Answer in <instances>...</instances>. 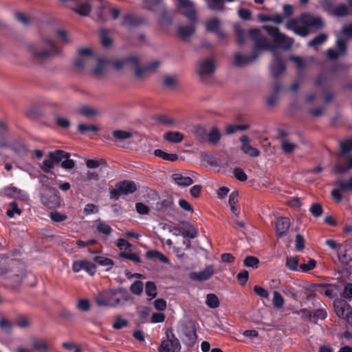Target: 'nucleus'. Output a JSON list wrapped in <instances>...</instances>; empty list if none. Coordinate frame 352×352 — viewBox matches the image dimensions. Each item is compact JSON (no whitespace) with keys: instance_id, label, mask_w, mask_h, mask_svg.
<instances>
[{"instance_id":"63","label":"nucleus","mask_w":352,"mask_h":352,"mask_svg":"<svg viewBox=\"0 0 352 352\" xmlns=\"http://www.w3.org/2000/svg\"><path fill=\"white\" fill-rule=\"evenodd\" d=\"M310 212L315 217H318L322 214V207L319 204H314L310 208Z\"/></svg>"},{"instance_id":"38","label":"nucleus","mask_w":352,"mask_h":352,"mask_svg":"<svg viewBox=\"0 0 352 352\" xmlns=\"http://www.w3.org/2000/svg\"><path fill=\"white\" fill-rule=\"evenodd\" d=\"M32 346L34 351H35L38 352H49L48 346L47 344L44 341H41L37 340L36 338L32 339Z\"/></svg>"},{"instance_id":"17","label":"nucleus","mask_w":352,"mask_h":352,"mask_svg":"<svg viewBox=\"0 0 352 352\" xmlns=\"http://www.w3.org/2000/svg\"><path fill=\"white\" fill-rule=\"evenodd\" d=\"M96 265L87 260H78L73 263L72 270L75 272H78L82 270H85L90 275H94L96 270Z\"/></svg>"},{"instance_id":"50","label":"nucleus","mask_w":352,"mask_h":352,"mask_svg":"<svg viewBox=\"0 0 352 352\" xmlns=\"http://www.w3.org/2000/svg\"><path fill=\"white\" fill-rule=\"evenodd\" d=\"M94 261L100 265L107 267V270L111 269L113 265V261L109 258L96 256Z\"/></svg>"},{"instance_id":"13","label":"nucleus","mask_w":352,"mask_h":352,"mask_svg":"<svg viewBox=\"0 0 352 352\" xmlns=\"http://www.w3.org/2000/svg\"><path fill=\"white\" fill-rule=\"evenodd\" d=\"M336 45L338 48L337 50L330 48L327 50V56L328 58L334 60L341 56H344L346 53V41L343 38H338L336 42Z\"/></svg>"},{"instance_id":"9","label":"nucleus","mask_w":352,"mask_h":352,"mask_svg":"<svg viewBox=\"0 0 352 352\" xmlns=\"http://www.w3.org/2000/svg\"><path fill=\"white\" fill-rule=\"evenodd\" d=\"M96 60V56L91 50L88 48H83L78 50V57L74 61L75 66L83 69L87 66L91 65Z\"/></svg>"},{"instance_id":"53","label":"nucleus","mask_w":352,"mask_h":352,"mask_svg":"<svg viewBox=\"0 0 352 352\" xmlns=\"http://www.w3.org/2000/svg\"><path fill=\"white\" fill-rule=\"evenodd\" d=\"M144 285L140 280H135L130 287V291L138 296L142 294Z\"/></svg>"},{"instance_id":"64","label":"nucleus","mask_w":352,"mask_h":352,"mask_svg":"<svg viewBox=\"0 0 352 352\" xmlns=\"http://www.w3.org/2000/svg\"><path fill=\"white\" fill-rule=\"evenodd\" d=\"M342 296L346 299H352V283H347L344 285Z\"/></svg>"},{"instance_id":"26","label":"nucleus","mask_w":352,"mask_h":352,"mask_svg":"<svg viewBox=\"0 0 352 352\" xmlns=\"http://www.w3.org/2000/svg\"><path fill=\"white\" fill-rule=\"evenodd\" d=\"M221 138V133L217 127H212L208 131L206 142L211 144H217Z\"/></svg>"},{"instance_id":"14","label":"nucleus","mask_w":352,"mask_h":352,"mask_svg":"<svg viewBox=\"0 0 352 352\" xmlns=\"http://www.w3.org/2000/svg\"><path fill=\"white\" fill-rule=\"evenodd\" d=\"M179 8L183 9V13L190 21H195L197 16L194 3L190 0H177Z\"/></svg>"},{"instance_id":"44","label":"nucleus","mask_w":352,"mask_h":352,"mask_svg":"<svg viewBox=\"0 0 352 352\" xmlns=\"http://www.w3.org/2000/svg\"><path fill=\"white\" fill-rule=\"evenodd\" d=\"M206 304L210 308L214 309L219 306V300L215 294H209L206 296Z\"/></svg>"},{"instance_id":"10","label":"nucleus","mask_w":352,"mask_h":352,"mask_svg":"<svg viewBox=\"0 0 352 352\" xmlns=\"http://www.w3.org/2000/svg\"><path fill=\"white\" fill-rule=\"evenodd\" d=\"M250 38L255 41L254 48L256 50H272L268 39L264 36L258 29H252L249 31Z\"/></svg>"},{"instance_id":"20","label":"nucleus","mask_w":352,"mask_h":352,"mask_svg":"<svg viewBox=\"0 0 352 352\" xmlns=\"http://www.w3.org/2000/svg\"><path fill=\"white\" fill-rule=\"evenodd\" d=\"M338 256L340 262L344 264H347L352 261L351 247L348 243L344 242L340 244V247H339L338 251Z\"/></svg>"},{"instance_id":"54","label":"nucleus","mask_w":352,"mask_h":352,"mask_svg":"<svg viewBox=\"0 0 352 352\" xmlns=\"http://www.w3.org/2000/svg\"><path fill=\"white\" fill-rule=\"evenodd\" d=\"M341 155H344L352 151V138L346 141L341 142L340 144Z\"/></svg>"},{"instance_id":"51","label":"nucleus","mask_w":352,"mask_h":352,"mask_svg":"<svg viewBox=\"0 0 352 352\" xmlns=\"http://www.w3.org/2000/svg\"><path fill=\"white\" fill-rule=\"evenodd\" d=\"M285 300L283 297L277 291L273 292V305L276 308H281L284 305Z\"/></svg>"},{"instance_id":"16","label":"nucleus","mask_w":352,"mask_h":352,"mask_svg":"<svg viewBox=\"0 0 352 352\" xmlns=\"http://www.w3.org/2000/svg\"><path fill=\"white\" fill-rule=\"evenodd\" d=\"M139 61V56L136 55H131L126 58L116 59L114 60H110V65L116 69H120L125 67H130L131 65H137Z\"/></svg>"},{"instance_id":"57","label":"nucleus","mask_w":352,"mask_h":352,"mask_svg":"<svg viewBox=\"0 0 352 352\" xmlns=\"http://www.w3.org/2000/svg\"><path fill=\"white\" fill-rule=\"evenodd\" d=\"M120 257L131 260L136 263H140L141 262V259L140 256L135 253H129V252H122L119 254Z\"/></svg>"},{"instance_id":"7","label":"nucleus","mask_w":352,"mask_h":352,"mask_svg":"<svg viewBox=\"0 0 352 352\" xmlns=\"http://www.w3.org/2000/svg\"><path fill=\"white\" fill-rule=\"evenodd\" d=\"M64 157H68V154L67 152L62 150L49 152L47 154L48 159L43 162L41 168L45 173H50L54 165L60 163L63 160Z\"/></svg>"},{"instance_id":"39","label":"nucleus","mask_w":352,"mask_h":352,"mask_svg":"<svg viewBox=\"0 0 352 352\" xmlns=\"http://www.w3.org/2000/svg\"><path fill=\"white\" fill-rule=\"evenodd\" d=\"M208 8L214 11H221L224 10L223 0H208Z\"/></svg>"},{"instance_id":"15","label":"nucleus","mask_w":352,"mask_h":352,"mask_svg":"<svg viewBox=\"0 0 352 352\" xmlns=\"http://www.w3.org/2000/svg\"><path fill=\"white\" fill-rule=\"evenodd\" d=\"M285 70L284 61L281 56L276 52L273 53V63L271 66V72L273 76L278 79L280 75Z\"/></svg>"},{"instance_id":"6","label":"nucleus","mask_w":352,"mask_h":352,"mask_svg":"<svg viewBox=\"0 0 352 352\" xmlns=\"http://www.w3.org/2000/svg\"><path fill=\"white\" fill-rule=\"evenodd\" d=\"M263 29L270 35L274 41L279 45L281 47L285 50H287L292 47L294 43V40L285 34L280 33L276 27H272L270 25H263Z\"/></svg>"},{"instance_id":"34","label":"nucleus","mask_w":352,"mask_h":352,"mask_svg":"<svg viewBox=\"0 0 352 352\" xmlns=\"http://www.w3.org/2000/svg\"><path fill=\"white\" fill-rule=\"evenodd\" d=\"M75 12L82 15L87 16L91 12V5L89 2L86 1L78 4L76 7L72 8Z\"/></svg>"},{"instance_id":"36","label":"nucleus","mask_w":352,"mask_h":352,"mask_svg":"<svg viewBox=\"0 0 352 352\" xmlns=\"http://www.w3.org/2000/svg\"><path fill=\"white\" fill-rule=\"evenodd\" d=\"M281 148L285 153H292L296 148L297 145L289 142L287 138L280 140Z\"/></svg>"},{"instance_id":"42","label":"nucleus","mask_w":352,"mask_h":352,"mask_svg":"<svg viewBox=\"0 0 352 352\" xmlns=\"http://www.w3.org/2000/svg\"><path fill=\"white\" fill-rule=\"evenodd\" d=\"M78 130L80 133L85 135L88 132L97 133L98 128L94 124H79L78 125Z\"/></svg>"},{"instance_id":"23","label":"nucleus","mask_w":352,"mask_h":352,"mask_svg":"<svg viewBox=\"0 0 352 352\" xmlns=\"http://www.w3.org/2000/svg\"><path fill=\"white\" fill-rule=\"evenodd\" d=\"M290 226L289 219L287 217H280L277 219L276 223V234L279 237L285 236Z\"/></svg>"},{"instance_id":"3","label":"nucleus","mask_w":352,"mask_h":352,"mask_svg":"<svg viewBox=\"0 0 352 352\" xmlns=\"http://www.w3.org/2000/svg\"><path fill=\"white\" fill-rule=\"evenodd\" d=\"M130 299L124 289L104 290L98 294L96 300L99 306L115 307L120 305L122 300L128 301Z\"/></svg>"},{"instance_id":"11","label":"nucleus","mask_w":352,"mask_h":352,"mask_svg":"<svg viewBox=\"0 0 352 352\" xmlns=\"http://www.w3.org/2000/svg\"><path fill=\"white\" fill-rule=\"evenodd\" d=\"M304 285L300 281H296L293 285H285L282 287L281 291L287 296H291L297 300L302 296Z\"/></svg>"},{"instance_id":"22","label":"nucleus","mask_w":352,"mask_h":352,"mask_svg":"<svg viewBox=\"0 0 352 352\" xmlns=\"http://www.w3.org/2000/svg\"><path fill=\"white\" fill-rule=\"evenodd\" d=\"M116 187L119 189L122 195H124L133 193L137 190V186L135 182L128 180L118 182Z\"/></svg>"},{"instance_id":"19","label":"nucleus","mask_w":352,"mask_h":352,"mask_svg":"<svg viewBox=\"0 0 352 352\" xmlns=\"http://www.w3.org/2000/svg\"><path fill=\"white\" fill-rule=\"evenodd\" d=\"M258 56L259 55L256 52H253L250 56L241 55L239 53H236L234 54V65L239 67H244L254 61Z\"/></svg>"},{"instance_id":"5","label":"nucleus","mask_w":352,"mask_h":352,"mask_svg":"<svg viewBox=\"0 0 352 352\" xmlns=\"http://www.w3.org/2000/svg\"><path fill=\"white\" fill-rule=\"evenodd\" d=\"M41 203L49 208H56L60 205V198L55 188L46 186L41 192Z\"/></svg>"},{"instance_id":"8","label":"nucleus","mask_w":352,"mask_h":352,"mask_svg":"<svg viewBox=\"0 0 352 352\" xmlns=\"http://www.w3.org/2000/svg\"><path fill=\"white\" fill-rule=\"evenodd\" d=\"M333 307L339 318L352 324V307L344 300L336 299L333 302Z\"/></svg>"},{"instance_id":"47","label":"nucleus","mask_w":352,"mask_h":352,"mask_svg":"<svg viewBox=\"0 0 352 352\" xmlns=\"http://www.w3.org/2000/svg\"><path fill=\"white\" fill-rule=\"evenodd\" d=\"M113 136L119 140H124L129 139L132 137V133L122 130H116L112 133Z\"/></svg>"},{"instance_id":"12","label":"nucleus","mask_w":352,"mask_h":352,"mask_svg":"<svg viewBox=\"0 0 352 352\" xmlns=\"http://www.w3.org/2000/svg\"><path fill=\"white\" fill-rule=\"evenodd\" d=\"M215 71L214 63L212 59L205 58L199 61L197 73L200 78H204L210 76Z\"/></svg>"},{"instance_id":"61","label":"nucleus","mask_w":352,"mask_h":352,"mask_svg":"<svg viewBox=\"0 0 352 352\" xmlns=\"http://www.w3.org/2000/svg\"><path fill=\"white\" fill-rule=\"evenodd\" d=\"M50 217L54 222L56 223L63 222L67 219V216L66 214H61L58 212H50Z\"/></svg>"},{"instance_id":"60","label":"nucleus","mask_w":352,"mask_h":352,"mask_svg":"<svg viewBox=\"0 0 352 352\" xmlns=\"http://www.w3.org/2000/svg\"><path fill=\"white\" fill-rule=\"evenodd\" d=\"M68 157H64L63 160L60 162L61 166L65 169H72L75 166V162L73 160L69 159L70 153H67Z\"/></svg>"},{"instance_id":"30","label":"nucleus","mask_w":352,"mask_h":352,"mask_svg":"<svg viewBox=\"0 0 352 352\" xmlns=\"http://www.w3.org/2000/svg\"><path fill=\"white\" fill-rule=\"evenodd\" d=\"M192 133L198 141L201 143L206 142L208 131L200 126H195L192 129Z\"/></svg>"},{"instance_id":"25","label":"nucleus","mask_w":352,"mask_h":352,"mask_svg":"<svg viewBox=\"0 0 352 352\" xmlns=\"http://www.w3.org/2000/svg\"><path fill=\"white\" fill-rule=\"evenodd\" d=\"M174 182L179 186L186 187L193 183V179L190 176H185L182 173H174L172 175Z\"/></svg>"},{"instance_id":"58","label":"nucleus","mask_w":352,"mask_h":352,"mask_svg":"<svg viewBox=\"0 0 352 352\" xmlns=\"http://www.w3.org/2000/svg\"><path fill=\"white\" fill-rule=\"evenodd\" d=\"M100 40L102 45L105 47H109L112 43L111 38L105 30L100 31Z\"/></svg>"},{"instance_id":"35","label":"nucleus","mask_w":352,"mask_h":352,"mask_svg":"<svg viewBox=\"0 0 352 352\" xmlns=\"http://www.w3.org/2000/svg\"><path fill=\"white\" fill-rule=\"evenodd\" d=\"M154 155L157 157H161L163 160L174 162L178 159V155L175 153H167L162 150L156 149L154 151Z\"/></svg>"},{"instance_id":"4","label":"nucleus","mask_w":352,"mask_h":352,"mask_svg":"<svg viewBox=\"0 0 352 352\" xmlns=\"http://www.w3.org/2000/svg\"><path fill=\"white\" fill-rule=\"evenodd\" d=\"M182 346L179 339L170 330L166 332L164 338L157 349L158 352H181Z\"/></svg>"},{"instance_id":"45","label":"nucleus","mask_w":352,"mask_h":352,"mask_svg":"<svg viewBox=\"0 0 352 352\" xmlns=\"http://www.w3.org/2000/svg\"><path fill=\"white\" fill-rule=\"evenodd\" d=\"M145 292L146 295L151 298H154L157 296V287L154 282L148 281L146 283Z\"/></svg>"},{"instance_id":"21","label":"nucleus","mask_w":352,"mask_h":352,"mask_svg":"<svg viewBox=\"0 0 352 352\" xmlns=\"http://www.w3.org/2000/svg\"><path fill=\"white\" fill-rule=\"evenodd\" d=\"M240 141L242 143L241 150L243 153L254 157L260 155L259 150L250 145L249 138L247 135H243Z\"/></svg>"},{"instance_id":"33","label":"nucleus","mask_w":352,"mask_h":352,"mask_svg":"<svg viewBox=\"0 0 352 352\" xmlns=\"http://www.w3.org/2000/svg\"><path fill=\"white\" fill-rule=\"evenodd\" d=\"M351 169H352V161L350 157L347 158L346 165L342 164L340 163H337L336 164H335L333 167L334 172L338 174H344Z\"/></svg>"},{"instance_id":"62","label":"nucleus","mask_w":352,"mask_h":352,"mask_svg":"<svg viewBox=\"0 0 352 352\" xmlns=\"http://www.w3.org/2000/svg\"><path fill=\"white\" fill-rule=\"evenodd\" d=\"M173 205V200L170 198H167L158 202L157 207L159 210H166L171 208Z\"/></svg>"},{"instance_id":"24","label":"nucleus","mask_w":352,"mask_h":352,"mask_svg":"<svg viewBox=\"0 0 352 352\" xmlns=\"http://www.w3.org/2000/svg\"><path fill=\"white\" fill-rule=\"evenodd\" d=\"M197 336L195 330L190 328H186L184 331V336L182 338V341L184 344L188 348H192L197 341Z\"/></svg>"},{"instance_id":"41","label":"nucleus","mask_w":352,"mask_h":352,"mask_svg":"<svg viewBox=\"0 0 352 352\" xmlns=\"http://www.w3.org/2000/svg\"><path fill=\"white\" fill-rule=\"evenodd\" d=\"M327 40V35L320 34L308 43V46L317 48V46L323 44Z\"/></svg>"},{"instance_id":"29","label":"nucleus","mask_w":352,"mask_h":352,"mask_svg":"<svg viewBox=\"0 0 352 352\" xmlns=\"http://www.w3.org/2000/svg\"><path fill=\"white\" fill-rule=\"evenodd\" d=\"M177 31L179 36L183 40L186 41L194 34L195 32V28L192 24L188 25H180L179 26Z\"/></svg>"},{"instance_id":"49","label":"nucleus","mask_w":352,"mask_h":352,"mask_svg":"<svg viewBox=\"0 0 352 352\" xmlns=\"http://www.w3.org/2000/svg\"><path fill=\"white\" fill-rule=\"evenodd\" d=\"M333 13L335 16H344L349 14V11L348 7L346 5L340 4L333 9Z\"/></svg>"},{"instance_id":"43","label":"nucleus","mask_w":352,"mask_h":352,"mask_svg":"<svg viewBox=\"0 0 352 352\" xmlns=\"http://www.w3.org/2000/svg\"><path fill=\"white\" fill-rule=\"evenodd\" d=\"M299 260L297 256L287 257L285 265L292 271H298L299 268Z\"/></svg>"},{"instance_id":"46","label":"nucleus","mask_w":352,"mask_h":352,"mask_svg":"<svg viewBox=\"0 0 352 352\" xmlns=\"http://www.w3.org/2000/svg\"><path fill=\"white\" fill-rule=\"evenodd\" d=\"M96 230L105 235H110L112 232V228L105 222L101 221H97Z\"/></svg>"},{"instance_id":"55","label":"nucleus","mask_w":352,"mask_h":352,"mask_svg":"<svg viewBox=\"0 0 352 352\" xmlns=\"http://www.w3.org/2000/svg\"><path fill=\"white\" fill-rule=\"evenodd\" d=\"M177 76L166 75L163 79V85L167 87H174L177 85Z\"/></svg>"},{"instance_id":"59","label":"nucleus","mask_w":352,"mask_h":352,"mask_svg":"<svg viewBox=\"0 0 352 352\" xmlns=\"http://www.w3.org/2000/svg\"><path fill=\"white\" fill-rule=\"evenodd\" d=\"M128 325V321L125 319H122L121 316H118L116 317L114 322L113 324V327L115 329H120L123 327H125Z\"/></svg>"},{"instance_id":"28","label":"nucleus","mask_w":352,"mask_h":352,"mask_svg":"<svg viewBox=\"0 0 352 352\" xmlns=\"http://www.w3.org/2000/svg\"><path fill=\"white\" fill-rule=\"evenodd\" d=\"M164 139L171 143H179L184 140V135L181 132L179 131H168L164 134Z\"/></svg>"},{"instance_id":"1","label":"nucleus","mask_w":352,"mask_h":352,"mask_svg":"<svg viewBox=\"0 0 352 352\" xmlns=\"http://www.w3.org/2000/svg\"><path fill=\"white\" fill-rule=\"evenodd\" d=\"M323 26L324 23L320 16L307 12L301 14L298 18L291 19L285 23L288 30L303 37L321 30Z\"/></svg>"},{"instance_id":"48","label":"nucleus","mask_w":352,"mask_h":352,"mask_svg":"<svg viewBox=\"0 0 352 352\" xmlns=\"http://www.w3.org/2000/svg\"><path fill=\"white\" fill-rule=\"evenodd\" d=\"M334 185L340 187L341 190H349V191L352 192V177H350L346 182L338 179L334 182Z\"/></svg>"},{"instance_id":"40","label":"nucleus","mask_w":352,"mask_h":352,"mask_svg":"<svg viewBox=\"0 0 352 352\" xmlns=\"http://www.w3.org/2000/svg\"><path fill=\"white\" fill-rule=\"evenodd\" d=\"M220 21L217 18L211 19L206 21V28L208 32H215L219 29Z\"/></svg>"},{"instance_id":"18","label":"nucleus","mask_w":352,"mask_h":352,"mask_svg":"<svg viewBox=\"0 0 352 352\" xmlns=\"http://www.w3.org/2000/svg\"><path fill=\"white\" fill-rule=\"evenodd\" d=\"M214 274V269L212 265H208L199 272H192L190 274V278L193 280L204 281L208 280Z\"/></svg>"},{"instance_id":"56","label":"nucleus","mask_w":352,"mask_h":352,"mask_svg":"<svg viewBox=\"0 0 352 352\" xmlns=\"http://www.w3.org/2000/svg\"><path fill=\"white\" fill-rule=\"evenodd\" d=\"M243 263L245 266L248 267L257 268L259 263V260L255 256H249L245 257L243 261Z\"/></svg>"},{"instance_id":"37","label":"nucleus","mask_w":352,"mask_h":352,"mask_svg":"<svg viewBox=\"0 0 352 352\" xmlns=\"http://www.w3.org/2000/svg\"><path fill=\"white\" fill-rule=\"evenodd\" d=\"M14 324L19 328L25 329L30 326L31 322L28 317L19 315L15 319Z\"/></svg>"},{"instance_id":"27","label":"nucleus","mask_w":352,"mask_h":352,"mask_svg":"<svg viewBox=\"0 0 352 352\" xmlns=\"http://www.w3.org/2000/svg\"><path fill=\"white\" fill-rule=\"evenodd\" d=\"M97 65L94 70V74L96 76H101L104 74L106 70V68L108 65H110V60L107 58H97L96 57V60Z\"/></svg>"},{"instance_id":"32","label":"nucleus","mask_w":352,"mask_h":352,"mask_svg":"<svg viewBox=\"0 0 352 352\" xmlns=\"http://www.w3.org/2000/svg\"><path fill=\"white\" fill-rule=\"evenodd\" d=\"M146 256L148 258H156L162 263H168L169 259L167 256L157 250H149L146 252Z\"/></svg>"},{"instance_id":"31","label":"nucleus","mask_w":352,"mask_h":352,"mask_svg":"<svg viewBox=\"0 0 352 352\" xmlns=\"http://www.w3.org/2000/svg\"><path fill=\"white\" fill-rule=\"evenodd\" d=\"M78 112L87 118H92L99 115V111L97 109L87 105L79 107Z\"/></svg>"},{"instance_id":"52","label":"nucleus","mask_w":352,"mask_h":352,"mask_svg":"<svg viewBox=\"0 0 352 352\" xmlns=\"http://www.w3.org/2000/svg\"><path fill=\"white\" fill-rule=\"evenodd\" d=\"M21 210L18 207L15 201L10 203L6 214L9 217H13L14 214H21Z\"/></svg>"},{"instance_id":"2","label":"nucleus","mask_w":352,"mask_h":352,"mask_svg":"<svg viewBox=\"0 0 352 352\" xmlns=\"http://www.w3.org/2000/svg\"><path fill=\"white\" fill-rule=\"evenodd\" d=\"M28 50L32 62L36 65L45 63L60 52L54 41L48 38L42 40L41 46L31 45Z\"/></svg>"}]
</instances>
